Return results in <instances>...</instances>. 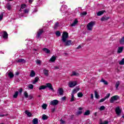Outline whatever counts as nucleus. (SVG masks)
Instances as JSON below:
<instances>
[{"label": "nucleus", "mask_w": 124, "mask_h": 124, "mask_svg": "<svg viewBox=\"0 0 124 124\" xmlns=\"http://www.w3.org/2000/svg\"><path fill=\"white\" fill-rule=\"evenodd\" d=\"M7 7L8 10H10V9H11V5H10V4H8Z\"/></svg>", "instance_id": "obj_52"}, {"label": "nucleus", "mask_w": 124, "mask_h": 124, "mask_svg": "<svg viewBox=\"0 0 124 124\" xmlns=\"http://www.w3.org/2000/svg\"><path fill=\"white\" fill-rule=\"evenodd\" d=\"M91 99H93V93L91 94Z\"/></svg>", "instance_id": "obj_56"}, {"label": "nucleus", "mask_w": 124, "mask_h": 124, "mask_svg": "<svg viewBox=\"0 0 124 124\" xmlns=\"http://www.w3.org/2000/svg\"><path fill=\"white\" fill-rule=\"evenodd\" d=\"M61 100L62 101H64L65 100H66V96H63L62 98H61Z\"/></svg>", "instance_id": "obj_49"}, {"label": "nucleus", "mask_w": 124, "mask_h": 124, "mask_svg": "<svg viewBox=\"0 0 124 124\" xmlns=\"http://www.w3.org/2000/svg\"><path fill=\"white\" fill-rule=\"evenodd\" d=\"M77 49H81V46H79Z\"/></svg>", "instance_id": "obj_59"}, {"label": "nucleus", "mask_w": 124, "mask_h": 124, "mask_svg": "<svg viewBox=\"0 0 124 124\" xmlns=\"http://www.w3.org/2000/svg\"><path fill=\"white\" fill-rule=\"evenodd\" d=\"M108 97H109V94H108L107 96H106L104 98L100 99L99 102L101 103L104 102L106 98H108Z\"/></svg>", "instance_id": "obj_24"}, {"label": "nucleus", "mask_w": 124, "mask_h": 124, "mask_svg": "<svg viewBox=\"0 0 124 124\" xmlns=\"http://www.w3.org/2000/svg\"><path fill=\"white\" fill-rule=\"evenodd\" d=\"M55 34L57 35V36H60L61 35V32L60 31H57L55 33Z\"/></svg>", "instance_id": "obj_44"}, {"label": "nucleus", "mask_w": 124, "mask_h": 124, "mask_svg": "<svg viewBox=\"0 0 124 124\" xmlns=\"http://www.w3.org/2000/svg\"><path fill=\"white\" fill-rule=\"evenodd\" d=\"M3 124V123H1V124Z\"/></svg>", "instance_id": "obj_64"}, {"label": "nucleus", "mask_w": 124, "mask_h": 124, "mask_svg": "<svg viewBox=\"0 0 124 124\" xmlns=\"http://www.w3.org/2000/svg\"><path fill=\"white\" fill-rule=\"evenodd\" d=\"M43 32V30L42 29L39 30L36 35L37 38H39L41 34H42Z\"/></svg>", "instance_id": "obj_9"}, {"label": "nucleus", "mask_w": 124, "mask_h": 124, "mask_svg": "<svg viewBox=\"0 0 124 124\" xmlns=\"http://www.w3.org/2000/svg\"><path fill=\"white\" fill-rule=\"evenodd\" d=\"M43 72L45 76H48L49 74L48 73V72H49V71H48V70L44 69Z\"/></svg>", "instance_id": "obj_21"}, {"label": "nucleus", "mask_w": 124, "mask_h": 124, "mask_svg": "<svg viewBox=\"0 0 124 124\" xmlns=\"http://www.w3.org/2000/svg\"><path fill=\"white\" fill-rule=\"evenodd\" d=\"M75 100V97H74V95L73 94H71V98L70 100L71 102H72Z\"/></svg>", "instance_id": "obj_31"}, {"label": "nucleus", "mask_w": 124, "mask_h": 124, "mask_svg": "<svg viewBox=\"0 0 124 124\" xmlns=\"http://www.w3.org/2000/svg\"><path fill=\"white\" fill-rule=\"evenodd\" d=\"M46 88H48L49 90H51V91H53L54 92V88H53V87L52 86V84L50 83H48L46 84Z\"/></svg>", "instance_id": "obj_8"}, {"label": "nucleus", "mask_w": 124, "mask_h": 124, "mask_svg": "<svg viewBox=\"0 0 124 124\" xmlns=\"http://www.w3.org/2000/svg\"><path fill=\"white\" fill-rule=\"evenodd\" d=\"M108 121H104V123H101L99 124H108Z\"/></svg>", "instance_id": "obj_53"}, {"label": "nucleus", "mask_w": 124, "mask_h": 124, "mask_svg": "<svg viewBox=\"0 0 124 124\" xmlns=\"http://www.w3.org/2000/svg\"><path fill=\"white\" fill-rule=\"evenodd\" d=\"M119 96H118V95H115L112 96L110 100V103H113V102H114V101H116V100H118V98Z\"/></svg>", "instance_id": "obj_5"}, {"label": "nucleus", "mask_w": 124, "mask_h": 124, "mask_svg": "<svg viewBox=\"0 0 124 124\" xmlns=\"http://www.w3.org/2000/svg\"><path fill=\"white\" fill-rule=\"evenodd\" d=\"M57 93H59V95H63V93H64L63 89L62 88H59Z\"/></svg>", "instance_id": "obj_7"}, {"label": "nucleus", "mask_w": 124, "mask_h": 124, "mask_svg": "<svg viewBox=\"0 0 124 124\" xmlns=\"http://www.w3.org/2000/svg\"><path fill=\"white\" fill-rule=\"evenodd\" d=\"M77 85V81H70L68 83V87L69 88H74L75 86Z\"/></svg>", "instance_id": "obj_3"}, {"label": "nucleus", "mask_w": 124, "mask_h": 124, "mask_svg": "<svg viewBox=\"0 0 124 124\" xmlns=\"http://www.w3.org/2000/svg\"><path fill=\"white\" fill-rule=\"evenodd\" d=\"M54 68H55V69H59V67L56 66L54 67Z\"/></svg>", "instance_id": "obj_61"}, {"label": "nucleus", "mask_w": 124, "mask_h": 124, "mask_svg": "<svg viewBox=\"0 0 124 124\" xmlns=\"http://www.w3.org/2000/svg\"><path fill=\"white\" fill-rule=\"evenodd\" d=\"M78 97H82L83 96V93L79 92L78 93Z\"/></svg>", "instance_id": "obj_41"}, {"label": "nucleus", "mask_w": 124, "mask_h": 124, "mask_svg": "<svg viewBox=\"0 0 124 124\" xmlns=\"http://www.w3.org/2000/svg\"><path fill=\"white\" fill-rule=\"evenodd\" d=\"M120 44H124V36L122 37L120 40Z\"/></svg>", "instance_id": "obj_37"}, {"label": "nucleus", "mask_w": 124, "mask_h": 124, "mask_svg": "<svg viewBox=\"0 0 124 124\" xmlns=\"http://www.w3.org/2000/svg\"><path fill=\"white\" fill-rule=\"evenodd\" d=\"M17 62H26V60L23 59H20L17 61Z\"/></svg>", "instance_id": "obj_36"}, {"label": "nucleus", "mask_w": 124, "mask_h": 124, "mask_svg": "<svg viewBox=\"0 0 124 124\" xmlns=\"http://www.w3.org/2000/svg\"><path fill=\"white\" fill-rule=\"evenodd\" d=\"M109 19V17H107L106 16H103L101 18V21L103 22V21H107Z\"/></svg>", "instance_id": "obj_26"}, {"label": "nucleus", "mask_w": 124, "mask_h": 124, "mask_svg": "<svg viewBox=\"0 0 124 124\" xmlns=\"http://www.w3.org/2000/svg\"><path fill=\"white\" fill-rule=\"evenodd\" d=\"M58 27H59V23H55V25H54V29H57L58 28Z\"/></svg>", "instance_id": "obj_48"}, {"label": "nucleus", "mask_w": 124, "mask_h": 124, "mask_svg": "<svg viewBox=\"0 0 124 124\" xmlns=\"http://www.w3.org/2000/svg\"><path fill=\"white\" fill-rule=\"evenodd\" d=\"M68 38V33L67 32H63L62 34V41L65 46H70L72 45V41L70 40H67Z\"/></svg>", "instance_id": "obj_1"}, {"label": "nucleus", "mask_w": 124, "mask_h": 124, "mask_svg": "<svg viewBox=\"0 0 124 124\" xmlns=\"http://www.w3.org/2000/svg\"><path fill=\"white\" fill-rule=\"evenodd\" d=\"M99 109L100 111H102V110H104L105 109V107H104V106H102L100 107Z\"/></svg>", "instance_id": "obj_47"}, {"label": "nucleus", "mask_w": 124, "mask_h": 124, "mask_svg": "<svg viewBox=\"0 0 124 124\" xmlns=\"http://www.w3.org/2000/svg\"><path fill=\"white\" fill-rule=\"evenodd\" d=\"M33 124H38V119L37 118H34L32 121Z\"/></svg>", "instance_id": "obj_28"}, {"label": "nucleus", "mask_w": 124, "mask_h": 124, "mask_svg": "<svg viewBox=\"0 0 124 124\" xmlns=\"http://www.w3.org/2000/svg\"><path fill=\"white\" fill-rule=\"evenodd\" d=\"M58 103L59 101L58 100H53L50 102V105L53 106H56V105H58Z\"/></svg>", "instance_id": "obj_4"}, {"label": "nucleus", "mask_w": 124, "mask_h": 124, "mask_svg": "<svg viewBox=\"0 0 124 124\" xmlns=\"http://www.w3.org/2000/svg\"><path fill=\"white\" fill-rule=\"evenodd\" d=\"M101 82H103V83H104L105 85H108V82H107V81L103 79H102L101 80Z\"/></svg>", "instance_id": "obj_39"}, {"label": "nucleus", "mask_w": 124, "mask_h": 124, "mask_svg": "<svg viewBox=\"0 0 124 124\" xmlns=\"http://www.w3.org/2000/svg\"><path fill=\"white\" fill-rule=\"evenodd\" d=\"M71 76H79V73H77V72L73 71L72 72V74H71Z\"/></svg>", "instance_id": "obj_14"}, {"label": "nucleus", "mask_w": 124, "mask_h": 124, "mask_svg": "<svg viewBox=\"0 0 124 124\" xmlns=\"http://www.w3.org/2000/svg\"><path fill=\"white\" fill-rule=\"evenodd\" d=\"M38 80H39V78L38 77L35 78L34 80L32 82V84H35L38 82Z\"/></svg>", "instance_id": "obj_22"}, {"label": "nucleus", "mask_w": 124, "mask_h": 124, "mask_svg": "<svg viewBox=\"0 0 124 124\" xmlns=\"http://www.w3.org/2000/svg\"><path fill=\"white\" fill-rule=\"evenodd\" d=\"M29 11H30V10H29V9H26L24 10L23 12L25 14H28L29 13Z\"/></svg>", "instance_id": "obj_38"}, {"label": "nucleus", "mask_w": 124, "mask_h": 124, "mask_svg": "<svg viewBox=\"0 0 124 124\" xmlns=\"http://www.w3.org/2000/svg\"><path fill=\"white\" fill-rule=\"evenodd\" d=\"M7 74H8V76H9V77L10 78H13V77H14V74H13V72L12 71H9L7 73Z\"/></svg>", "instance_id": "obj_10"}, {"label": "nucleus", "mask_w": 124, "mask_h": 124, "mask_svg": "<svg viewBox=\"0 0 124 124\" xmlns=\"http://www.w3.org/2000/svg\"><path fill=\"white\" fill-rule=\"evenodd\" d=\"M20 74V73H19V72H16V76H18V75H19Z\"/></svg>", "instance_id": "obj_57"}, {"label": "nucleus", "mask_w": 124, "mask_h": 124, "mask_svg": "<svg viewBox=\"0 0 124 124\" xmlns=\"http://www.w3.org/2000/svg\"><path fill=\"white\" fill-rule=\"evenodd\" d=\"M91 114V111L89 110H86L83 114L84 116H89Z\"/></svg>", "instance_id": "obj_27"}, {"label": "nucleus", "mask_w": 124, "mask_h": 124, "mask_svg": "<svg viewBox=\"0 0 124 124\" xmlns=\"http://www.w3.org/2000/svg\"><path fill=\"white\" fill-rule=\"evenodd\" d=\"M33 98V95H30L29 96V99H32Z\"/></svg>", "instance_id": "obj_51"}, {"label": "nucleus", "mask_w": 124, "mask_h": 124, "mask_svg": "<svg viewBox=\"0 0 124 124\" xmlns=\"http://www.w3.org/2000/svg\"><path fill=\"white\" fill-rule=\"evenodd\" d=\"M78 91H80V88L79 87H77L75 88L72 91V94H75V93H76L77 92H78Z\"/></svg>", "instance_id": "obj_11"}, {"label": "nucleus", "mask_w": 124, "mask_h": 124, "mask_svg": "<svg viewBox=\"0 0 124 124\" xmlns=\"http://www.w3.org/2000/svg\"><path fill=\"white\" fill-rule=\"evenodd\" d=\"M8 38V34H7V32L6 31H4V33L3 34V38L4 39H6Z\"/></svg>", "instance_id": "obj_15"}, {"label": "nucleus", "mask_w": 124, "mask_h": 124, "mask_svg": "<svg viewBox=\"0 0 124 124\" xmlns=\"http://www.w3.org/2000/svg\"><path fill=\"white\" fill-rule=\"evenodd\" d=\"M45 89H46V87L45 85H42L39 88L40 91H41V90H45Z\"/></svg>", "instance_id": "obj_35"}, {"label": "nucleus", "mask_w": 124, "mask_h": 124, "mask_svg": "<svg viewBox=\"0 0 124 124\" xmlns=\"http://www.w3.org/2000/svg\"><path fill=\"white\" fill-rule=\"evenodd\" d=\"M25 114L27 115L28 117H31V113L29 111V110H26L25 111Z\"/></svg>", "instance_id": "obj_33"}, {"label": "nucleus", "mask_w": 124, "mask_h": 124, "mask_svg": "<svg viewBox=\"0 0 124 124\" xmlns=\"http://www.w3.org/2000/svg\"><path fill=\"white\" fill-rule=\"evenodd\" d=\"M19 93H22V92H23V89L22 88H20L19 90Z\"/></svg>", "instance_id": "obj_55"}, {"label": "nucleus", "mask_w": 124, "mask_h": 124, "mask_svg": "<svg viewBox=\"0 0 124 124\" xmlns=\"http://www.w3.org/2000/svg\"><path fill=\"white\" fill-rule=\"evenodd\" d=\"M85 15H87V12H84L80 13V16H85Z\"/></svg>", "instance_id": "obj_46"}, {"label": "nucleus", "mask_w": 124, "mask_h": 124, "mask_svg": "<svg viewBox=\"0 0 124 124\" xmlns=\"http://www.w3.org/2000/svg\"><path fill=\"white\" fill-rule=\"evenodd\" d=\"M43 51L45 52V53H46V54H49L50 52V50L48 48H44L43 49Z\"/></svg>", "instance_id": "obj_25"}, {"label": "nucleus", "mask_w": 124, "mask_h": 124, "mask_svg": "<svg viewBox=\"0 0 124 124\" xmlns=\"http://www.w3.org/2000/svg\"><path fill=\"white\" fill-rule=\"evenodd\" d=\"M33 1V0H29V2L31 3Z\"/></svg>", "instance_id": "obj_58"}, {"label": "nucleus", "mask_w": 124, "mask_h": 124, "mask_svg": "<svg viewBox=\"0 0 124 124\" xmlns=\"http://www.w3.org/2000/svg\"><path fill=\"white\" fill-rule=\"evenodd\" d=\"M47 106H48V105L46 104H43L42 106V108L44 110H46V109H47Z\"/></svg>", "instance_id": "obj_29"}, {"label": "nucleus", "mask_w": 124, "mask_h": 124, "mask_svg": "<svg viewBox=\"0 0 124 124\" xmlns=\"http://www.w3.org/2000/svg\"><path fill=\"white\" fill-rule=\"evenodd\" d=\"M60 121H61V124H64L65 123L64 121L62 119L60 120Z\"/></svg>", "instance_id": "obj_54"}, {"label": "nucleus", "mask_w": 124, "mask_h": 124, "mask_svg": "<svg viewBox=\"0 0 124 124\" xmlns=\"http://www.w3.org/2000/svg\"><path fill=\"white\" fill-rule=\"evenodd\" d=\"M94 116H96V115H97V112H95L94 113Z\"/></svg>", "instance_id": "obj_60"}, {"label": "nucleus", "mask_w": 124, "mask_h": 124, "mask_svg": "<svg viewBox=\"0 0 124 124\" xmlns=\"http://www.w3.org/2000/svg\"><path fill=\"white\" fill-rule=\"evenodd\" d=\"M122 118H124V115L123 116H122Z\"/></svg>", "instance_id": "obj_63"}, {"label": "nucleus", "mask_w": 124, "mask_h": 124, "mask_svg": "<svg viewBox=\"0 0 124 124\" xmlns=\"http://www.w3.org/2000/svg\"><path fill=\"white\" fill-rule=\"evenodd\" d=\"M2 18H3V14L1 13L0 15V21H1V20H2Z\"/></svg>", "instance_id": "obj_50"}, {"label": "nucleus", "mask_w": 124, "mask_h": 124, "mask_svg": "<svg viewBox=\"0 0 124 124\" xmlns=\"http://www.w3.org/2000/svg\"><path fill=\"white\" fill-rule=\"evenodd\" d=\"M50 62H54L55 61H56V57L52 56L49 60Z\"/></svg>", "instance_id": "obj_34"}, {"label": "nucleus", "mask_w": 124, "mask_h": 124, "mask_svg": "<svg viewBox=\"0 0 124 124\" xmlns=\"http://www.w3.org/2000/svg\"><path fill=\"white\" fill-rule=\"evenodd\" d=\"M105 12V11H104V10L99 11V12H98L97 13V16H101V15H102L103 14H104Z\"/></svg>", "instance_id": "obj_19"}, {"label": "nucleus", "mask_w": 124, "mask_h": 124, "mask_svg": "<svg viewBox=\"0 0 124 124\" xmlns=\"http://www.w3.org/2000/svg\"><path fill=\"white\" fill-rule=\"evenodd\" d=\"M24 95L25 97H26V98H28V97H29V95L28 94V92H25L24 93Z\"/></svg>", "instance_id": "obj_40"}, {"label": "nucleus", "mask_w": 124, "mask_h": 124, "mask_svg": "<svg viewBox=\"0 0 124 124\" xmlns=\"http://www.w3.org/2000/svg\"><path fill=\"white\" fill-rule=\"evenodd\" d=\"M30 76V77H34V76H35V72H34V71H31Z\"/></svg>", "instance_id": "obj_20"}, {"label": "nucleus", "mask_w": 124, "mask_h": 124, "mask_svg": "<svg viewBox=\"0 0 124 124\" xmlns=\"http://www.w3.org/2000/svg\"><path fill=\"white\" fill-rule=\"evenodd\" d=\"M119 64L121 65H124V58H123L121 61L119 62Z\"/></svg>", "instance_id": "obj_42"}, {"label": "nucleus", "mask_w": 124, "mask_h": 124, "mask_svg": "<svg viewBox=\"0 0 124 124\" xmlns=\"http://www.w3.org/2000/svg\"><path fill=\"white\" fill-rule=\"evenodd\" d=\"M115 112L118 116H120L122 113V109L120 108V107H117L115 109Z\"/></svg>", "instance_id": "obj_6"}, {"label": "nucleus", "mask_w": 124, "mask_h": 124, "mask_svg": "<svg viewBox=\"0 0 124 124\" xmlns=\"http://www.w3.org/2000/svg\"><path fill=\"white\" fill-rule=\"evenodd\" d=\"M94 25H95V21H91L89 22L87 25L88 31H93V26H94Z\"/></svg>", "instance_id": "obj_2"}, {"label": "nucleus", "mask_w": 124, "mask_h": 124, "mask_svg": "<svg viewBox=\"0 0 124 124\" xmlns=\"http://www.w3.org/2000/svg\"><path fill=\"white\" fill-rule=\"evenodd\" d=\"M18 94H19V92L18 91L16 92L15 94L13 95L14 98H17V97L18 96Z\"/></svg>", "instance_id": "obj_32"}, {"label": "nucleus", "mask_w": 124, "mask_h": 124, "mask_svg": "<svg viewBox=\"0 0 124 124\" xmlns=\"http://www.w3.org/2000/svg\"><path fill=\"white\" fill-rule=\"evenodd\" d=\"M49 118V117H48V116L46 115V114H43L42 115V120H43L44 121H45L46 120H48V118Z\"/></svg>", "instance_id": "obj_18"}, {"label": "nucleus", "mask_w": 124, "mask_h": 124, "mask_svg": "<svg viewBox=\"0 0 124 124\" xmlns=\"http://www.w3.org/2000/svg\"><path fill=\"white\" fill-rule=\"evenodd\" d=\"M82 109H83V108H82V107L78 108V110L79 111H78L77 112V115H81V114H82V113H83V111H82Z\"/></svg>", "instance_id": "obj_13"}, {"label": "nucleus", "mask_w": 124, "mask_h": 124, "mask_svg": "<svg viewBox=\"0 0 124 124\" xmlns=\"http://www.w3.org/2000/svg\"><path fill=\"white\" fill-rule=\"evenodd\" d=\"M77 24H78V19H77V18H76L74 22L72 24H71V27H75V26H76Z\"/></svg>", "instance_id": "obj_12"}, {"label": "nucleus", "mask_w": 124, "mask_h": 124, "mask_svg": "<svg viewBox=\"0 0 124 124\" xmlns=\"http://www.w3.org/2000/svg\"><path fill=\"white\" fill-rule=\"evenodd\" d=\"M36 63H37V64H41V61L37 60L36 61Z\"/></svg>", "instance_id": "obj_45"}, {"label": "nucleus", "mask_w": 124, "mask_h": 124, "mask_svg": "<svg viewBox=\"0 0 124 124\" xmlns=\"http://www.w3.org/2000/svg\"><path fill=\"white\" fill-rule=\"evenodd\" d=\"M121 85V81H117L115 84V88L116 90H118L119 86Z\"/></svg>", "instance_id": "obj_17"}, {"label": "nucleus", "mask_w": 124, "mask_h": 124, "mask_svg": "<svg viewBox=\"0 0 124 124\" xmlns=\"http://www.w3.org/2000/svg\"><path fill=\"white\" fill-rule=\"evenodd\" d=\"M52 112H55V108H52Z\"/></svg>", "instance_id": "obj_62"}, {"label": "nucleus", "mask_w": 124, "mask_h": 124, "mask_svg": "<svg viewBox=\"0 0 124 124\" xmlns=\"http://www.w3.org/2000/svg\"><path fill=\"white\" fill-rule=\"evenodd\" d=\"M25 8H27V5L26 4H21L20 11H21V9H25Z\"/></svg>", "instance_id": "obj_30"}, {"label": "nucleus", "mask_w": 124, "mask_h": 124, "mask_svg": "<svg viewBox=\"0 0 124 124\" xmlns=\"http://www.w3.org/2000/svg\"><path fill=\"white\" fill-rule=\"evenodd\" d=\"M94 94H95V98H97V99H98V98H99V95L98 94V92H97L96 91H95Z\"/></svg>", "instance_id": "obj_23"}, {"label": "nucleus", "mask_w": 124, "mask_h": 124, "mask_svg": "<svg viewBox=\"0 0 124 124\" xmlns=\"http://www.w3.org/2000/svg\"><path fill=\"white\" fill-rule=\"evenodd\" d=\"M123 50H124V46L119 47L118 50L117 51V53L120 54L123 52Z\"/></svg>", "instance_id": "obj_16"}, {"label": "nucleus", "mask_w": 124, "mask_h": 124, "mask_svg": "<svg viewBox=\"0 0 124 124\" xmlns=\"http://www.w3.org/2000/svg\"><path fill=\"white\" fill-rule=\"evenodd\" d=\"M29 89H30V90H32L33 89V85L32 84H29L28 86Z\"/></svg>", "instance_id": "obj_43"}]
</instances>
